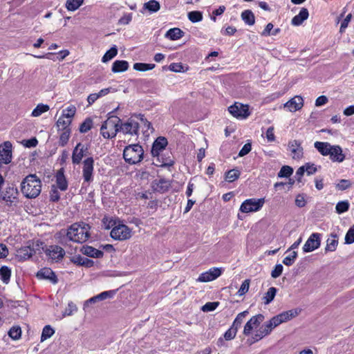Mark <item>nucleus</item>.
Returning <instances> with one entry per match:
<instances>
[{"label":"nucleus","instance_id":"nucleus-1","mask_svg":"<svg viewBox=\"0 0 354 354\" xmlns=\"http://www.w3.org/2000/svg\"><path fill=\"white\" fill-rule=\"evenodd\" d=\"M299 314L297 309H292L284 311L270 319L268 322H265L256 332L254 337V342L261 339L265 336L269 335L272 329L278 326L279 324L290 320Z\"/></svg>","mask_w":354,"mask_h":354},{"label":"nucleus","instance_id":"nucleus-2","mask_svg":"<svg viewBox=\"0 0 354 354\" xmlns=\"http://www.w3.org/2000/svg\"><path fill=\"white\" fill-rule=\"evenodd\" d=\"M90 225L86 223H75L68 227L66 236L71 241L83 243L90 238Z\"/></svg>","mask_w":354,"mask_h":354},{"label":"nucleus","instance_id":"nucleus-3","mask_svg":"<svg viewBox=\"0 0 354 354\" xmlns=\"http://www.w3.org/2000/svg\"><path fill=\"white\" fill-rule=\"evenodd\" d=\"M21 191L27 198H35L41 191V180L35 174H29L21 183Z\"/></svg>","mask_w":354,"mask_h":354},{"label":"nucleus","instance_id":"nucleus-4","mask_svg":"<svg viewBox=\"0 0 354 354\" xmlns=\"http://www.w3.org/2000/svg\"><path fill=\"white\" fill-rule=\"evenodd\" d=\"M112 113H109L110 115L103 122L100 128V134L106 139L115 138L118 132L120 131L121 120L115 115H111Z\"/></svg>","mask_w":354,"mask_h":354},{"label":"nucleus","instance_id":"nucleus-5","mask_svg":"<svg viewBox=\"0 0 354 354\" xmlns=\"http://www.w3.org/2000/svg\"><path fill=\"white\" fill-rule=\"evenodd\" d=\"M144 150L138 144L130 145L126 147L123 151L124 160L130 164L135 165L143 159Z\"/></svg>","mask_w":354,"mask_h":354},{"label":"nucleus","instance_id":"nucleus-6","mask_svg":"<svg viewBox=\"0 0 354 354\" xmlns=\"http://www.w3.org/2000/svg\"><path fill=\"white\" fill-rule=\"evenodd\" d=\"M111 236L118 241H124L131 237V229L124 224L115 226L111 231Z\"/></svg>","mask_w":354,"mask_h":354},{"label":"nucleus","instance_id":"nucleus-7","mask_svg":"<svg viewBox=\"0 0 354 354\" xmlns=\"http://www.w3.org/2000/svg\"><path fill=\"white\" fill-rule=\"evenodd\" d=\"M19 192L17 187L13 185L8 186L0 194L1 199L6 202L8 205H16L18 203Z\"/></svg>","mask_w":354,"mask_h":354},{"label":"nucleus","instance_id":"nucleus-8","mask_svg":"<svg viewBox=\"0 0 354 354\" xmlns=\"http://www.w3.org/2000/svg\"><path fill=\"white\" fill-rule=\"evenodd\" d=\"M265 203L264 198H250L245 200L240 207V211L243 213L259 211Z\"/></svg>","mask_w":354,"mask_h":354},{"label":"nucleus","instance_id":"nucleus-9","mask_svg":"<svg viewBox=\"0 0 354 354\" xmlns=\"http://www.w3.org/2000/svg\"><path fill=\"white\" fill-rule=\"evenodd\" d=\"M139 123L133 118H129L125 122L120 125V131L124 134L132 136H138L139 131Z\"/></svg>","mask_w":354,"mask_h":354},{"label":"nucleus","instance_id":"nucleus-10","mask_svg":"<svg viewBox=\"0 0 354 354\" xmlns=\"http://www.w3.org/2000/svg\"><path fill=\"white\" fill-rule=\"evenodd\" d=\"M228 111L236 118L245 119L250 114L248 105L239 102H235L233 105L230 106L228 108Z\"/></svg>","mask_w":354,"mask_h":354},{"label":"nucleus","instance_id":"nucleus-11","mask_svg":"<svg viewBox=\"0 0 354 354\" xmlns=\"http://www.w3.org/2000/svg\"><path fill=\"white\" fill-rule=\"evenodd\" d=\"M94 160L88 157L83 161L82 177L84 183H90L93 180Z\"/></svg>","mask_w":354,"mask_h":354},{"label":"nucleus","instance_id":"nucleus-12","mask_svg":"<svg viewBox=\"0 0 354 354\" xmlns=\"http://www.w3.org/2000/svg\"><path fill=\"white\" fill-rule=\"evenodd\" d=\"M321 244V234L313 233L303 246L304 252H310L317 249Z\"/></svg>","mask_w":354,"mask_h":354},{"label":"nucleus","instance_id":"nucleus-13","mask_svg":"<svg viewBox=\"0 0 354 354\" xmlns=\"http://www.w3.org/2000/svg\"><path fill=\"white\" fill-rule=\"evenodd\" d=\"M46 254L52 261L58 262L62 260L65 255L64 250L59 245H50L45 250Z\"/></svg>","mask_w":354,"mask_h":354},{"label":"nucleus","instance_id":"nucleus-14","mask_svg":"<svg viewBox=\"0 0 354 354\" xmlns=\"http://www.w3.org/2000/svg\"><path fill=\"white\" fill-rule=\"evenodd\" d=\"M88 147L81 142L76 145L72 153V162L74 165H79L83 157L88 151Z\"/></svg>","mask_w":354,"mask_h":354},{"label":"nucleus","instance_id":"nucleus-15","mask_svg":"<svg viewBox=\"0 0 354 354\" xmlns=\"http://www.w3.org/2000/svg\"><path fill=\"white\" fill-rule=\"evenodd\" d=\"M222 274V269L218 268H212L208 271L200 274L198 281L209 282L218 278Z\"/></svg>","mask_w":354,"mask_h":354},{"label":"nucleus","instance_id":"nucleus-16","mask_svg":"<svg viewBox=\"0 0 354 354\" xmlns=\"http://www.w3.org/2000/svg\"><path fill=\"white\" fill-rule=\"evenodd\" d=\"M288 147L292 153L293 159L299 160L303 158L304 149L301 147V142L297 140H290Z\"/></svg>","mask_w":354,"mask_h":354},{"label":"nucleus","instance_id":"nucleus-17","mask_svg":"<svg viewBox=\"0 0 354 354\" xmlns=\"http://www.w3.org/2000/svg\"><path fill=\"white\" fill-rule=\"evenodd\" d=\"M263 319L264 316L262 314H258L252 317L247 322L244 326L243 334L246 336L249 335L253 328L259 326Z\"/></svg>","mask_w":354,"mask_h":354},{"label":"nucleus","instance_id":"nucleus-18","mask_svg":"<svg viewBox=\"0 0 354 354\" xmlns=\"http://www.w3.org/2000/svg\"><path fill=\"white\" fill-rule=\"evenodd\" d=\"M0 156L5 164H8L12 160V144L9 141L4 142L0 145Z\"/></svg>","mask_w":354,"mask_h":354},{"label":"nucleus","instance_id":"nucleus-19","mask_svg":"<svg viewBox=\"0 0 354 354\" xmlns=\"http://www.w3.org/2000/svg\"><path fill=\"white\" fill-rule=\"evenodd\" d=\"M304 106V100L301 96L296 95L283 104L284 108H287L290 112H295L302 108Z\"/></svg>","mask_w":354,"mask_h":354},{"label":"nucleus","instance_id":"nucleus-20","mask_svg":"<svg viewBox=\"0 0 354 354\" xmlns=\"http://www.w3.org/2000/svg\"><path fill=\"white\" fill-rule=\"evenodd\" d=\"M167 145V140L165 137H158L153 142L151 148V154L153 156H157L159 160L160 153Z\"/></svg>","mask_w":354,"mask_h":354},{"label":"nucleus","instance_id":"nucleus-21","mask_svg":"<svg viewBox=\"0 0 354 354\" xmlns=\"http://www.w3.org/2000/svg\"><path fill=\"white\" fill-rule=\"evenodd\" d=\"M328 156L333 162H342L345 159V155L339 145H333Z\"/></svg>","mask_w":354,"mask_h":354},{"label":"nucleus","instance_id":"nucleus-22","mask_svg":"<svg viewBox=\"0 0 354 354\" xmlns=\"http://www.w3.org/2000/svg\"><path fill=\"white\" fill-rule=\"evenodd\" d=\"M37 277L39 279H48L54 284L57 282V277L55 272L50 268H44L41 269L37 272Z\"/></svg>","mask_w":354,"mask_h":354},{"label":"nucleus","instance_id":"nucleus-23","mask_svg":"<svg viewBox=\"0 0 354 354\" xmlns=\"http://www.w3.org/2000/svg\"><path fill=\"white\" fill-rule=\"evenodd\" d=\"M17 257L21 260H26L32 257V256L35 253V250L33 248V245H30L21 247L17 251Z\"/></svg>","mask_w":354,"mask_h":354},{"label":"nucleus","instance_id":"nucleus-24","mask_svg":"<svg viewBox=\"0 0 354 354\" xmlns=\"http://www.w3.org/2000/svg\"><path fill=\"white\" fill-rule=\"evenodd\" d=\"M81 252L84 255L92 258H102L104 255V252L102 250L89 245H84L81 249Z\"/></svg>","mask_w":354,"mask_h":354},{"label":"nucleus","instance_id":"nucleus-25","mask_svg":"<svg viewBox=\"0 0 354 354\" xmlns=\"http://www.w3.org/2000/svg\"><path fill=\"white\" fill-rule=\"evenodd\" d=\"M56 183L61 191H66L68 188V182L64 176V170L61 168L56 174Z\"/></svg>","mask_w":354,"mask_h":354},{"label":"nucleus","instance_id":"nucleus-26","mask_svg":"<svg viewBox=\"0 0 354 354\" xmlns=\"http://www.w3.org/2000/svg\"><path fill=\"white\" fill-rule=\"evenodd\" d=\"M314 147L322 156H326L330 154L333 145L327 142L316 141Z\"/></svg>","mask_w":354,"mask_h":354},{"label":"nucleus","instance_id":"nucleus-27","mask_svg":"<svg viewBox=\"0 0 354 354\" xmlns=\"http://www.w3.org/2000/svg\"><path fill=\"white\" fill-rule=\"evenodd\" d=\"M309 15L308 10L302 8L298 15H295L291 21L293 26L301 25L306 19H308Z\"/></svg>","mask_w":354,"mask_h":354},{"label":"nucleus","instance_id":"nucleus-28","mask_svg":"<svg viewBox=\"0 0 354 354\" xmlns=\"http://www.w3.org/2000/svg\"><path fill=\"white\" fill-rule=\"evenodd\" d=\"M129 63L125 60H116L113 63L111 71L113 73H121L127 71Z\"/></svg>","mask_w":354,"mask_h":354},{"label":"nucleus","instance_id":"nucleus-29","mask_svg":"<svg viewBox=\"0 0 354 354\" xmlns=\"http://www.w3.org/2000/svg\"><path fill=\"white\" fill-rule=\"evenodd\" d=\"M338 245L337 236L336 234H332L326 241V245L325 248L326 252H333L336 250Z\"/></svg>","mask_w":354,"mask_h":354},{"label":"nucleus","instance_id":"nucleus-30","mask_svg":"<svg viewBox=\"0 0 354 354\" xmlns=\"http://www.w3.org/2000/svg\"><path fill=\"white\" fill-rule=\"evenodd\" d=\"M242 20L248 25L252 26L255 23V17L250 10H244L241 13Z\"/></svg>","mask_w":354,"mask_h":354},{"label":"nucleus","instance_id":"nucleus-31","mask_svg":"<svg viewBox=\"0 0 354 354\" xmlns=\"http://www.w3.org/2000/svg\"><path fill=\"white\" fill-rule=\"evenodd\" d=\"M183 35V32L178 28L169 29L165 34V37L171 40H176L181 38Z\"/></svg>","mask_w":354,"mask_h":354},{"label":"nucleus","instance_id":"nucleus-32","mask_svg":"<svg viewBox=\"0 0 354 354\" xmlns=\"http://www.w3.org/2000/svg\"><path fill=\"white\" fill-rule=\"evenodd\" d=\"M71 121V119L66 118L62 115L57 121L56 125L59 130L64 131L66 129H71L69 126Z\"/></svg>","mask_w":354,"mask_h":354},{"label":"nucleus","instance_id":"nucleus-33","mask_svg":"<svg viewBox=\"0 0 354 354\" xmlns=\"http://www.w3.org/2000/svg\"><path fill=\"white\" fill-rule=\"evenodd\" d=\"M74 263L80 266H84L87 268L92 267L94 264L93 260H91L86 257H81L80 255L74 257Z\"/></svg>","mask_w":354,"mask_h":354},{"label":"nucleus","instance_id":"nucleus-34","mask_svg":"<svg viewBox=\"0 0 354 354\" xmlns=\"http://www.w3.org/2000/svg\"><path fill=\"white\" fill-rule=\"evenodd\" d=\"M11 277V270L8 266H2L0 268V277L2 281L7 284L9 283Z\"/></svg>","mask_w":354,"mask_h":354},{"label":"nucleus","instance_id":"nucleus-35","mask_svg":"<svg viewBox=\"0 0 354 354\" xmlns=\"http://www.w3.org/2000/svg\"><path fill=\"white\" fill-rule=\"evenodd\" d=\"M277 291L276 288L270 287L263 297V304L266 305L269 304L274 299Z\"/></svg>","mask_w":354,"mask_h":354},{"label":"nucleus","instance_id":"nucleus-36","mask_svg":"<svg viewBox=\"0 0 354 354\" xmlns=\"http://www.w3.org/2000/svg\"><path fill=\"white\" fill-rule=\"evenodd\" d=\"M162 160L160 162V167H171L174 165V160L171 153L163 154L161 156Z\"/></svg>","mask_w":354,"mask_h":354},{"label":"nucleus","instance_id":"nucleus-37","mask_svg":"<svg viewBox=\"0 0 354 354\" xmlns=\"http://www.w3.org/2000/svg\"><path fill=\"white\" fill-rule=\"evenodd\" d=\"M84 3V0H67L66 8L69 11H75L78 9Z\"/></svg>","mask_w":354,"mask_h":354},{"label":"nucleus","instance_id":"nucleus-38","mask_svg":"<svg viewBox=\"0 0 354 354\" xmlns=\"http://www.w3.org/2000/svg\"><path fill=\"white\" fill-rule=\"evenodd\" d=\"M118 54V48L116 46L111 47L107 50L102 58V62H107L115 57Z\"/></svg>","mask_w":354,"mask_h":354},{"label":"nucleus","instance_id":"nucleus-39","mask_svg":"<svg viewBox=\"0 0 354 354\" xmlns=\"http://www.w3.org/2000/svg\"><path fill=\"white\" fill-rule=\"evenodd\" d=\"M49 106L46 104H39L32 111L31 115L33 117H39L42 113L49 110Z\"/></svg>","mask_w":354,"mask_h":354},{"label":"nucleus","instance_id":"nucleus-40","mask_svg":"<svg viewBox=\"0 0 354 354\" xmlns=\"http://www.w3.org/2000/svg\"><path fill=\"white\" fill-rule=\"evenodd\" d=\"M248 314V310H245L239 313L236 315L235 319L234 320L232 326L235 327V328L238 330V328L241 326V324L243 323V319Z\"/></svg>","mask_w":354,"mask_h":354},{"label":"nucleus","instance_id":"nucleus-41","mask_svg":"<svg viewBox=\"0 0 354 354\" xmlns=\"http://www.w3.org/2000/svg\"><path fill=\"white\" fill-rule=\"evenodd\" d=\"M54 333L55 330L50 325L45 326L42 330L41 342H44L46 339L51 337Z\"/></svg>","mask_w":354,"mask_h":354},{"label":"nucleus","instance_id":"nucleus-42","mask_svg":"<svg viewBox=\"0 0 354 354\" xmlns=\"http://www.w3.org/2000/svg\"><path fill=\"white\" fill-rule=\"evenodd\" d=\"M154 64L135 63L133 69L138 71H147L154 68Z\"/></svg>","mask_w":354,"mask_h":354},{"label":"nucleus","instance_id":"nucleus-43","mask_svg":"<svg viewBox=\"0 0 354 354\" xmlns=\"http://www.w3.org/2000/svg\"><path fill=\"white\" fill-rule=\"evenodd\" d=\"M144 8L150 12H157L160 10V3L156 0H150L144 4Z\"/></svg>","mask_w":354,"mask_h":354},{"label":"nucleus","instance_id":"nucleus-44","mask_svg":"<svg viewBox=\"0 0 354 354\" xmlns=\"http://www.w3.org/2000/svg\"><path fill=\"white\" fill-rule=\"evenodd\" d=\"M187 16L192 23L199 22L203 19V15L200 11H191L188 13Z\"/></svg>","mask_w":354,"mask_h":354},{"label":"nucleus","instance_id":"nucleus-45","mask_svg":"<svg viewBox=\"0 0 354 354\" xmlns=\"http://www.w3.org/2000/svg\"><path fill=\"white\" fill-rule=\"evenodd\" d=\"M71 136V129H66L64 131H62V133L59 136V145L62 147H64L70 138Z\"/></svg>","mask_w":354,"mask_h":354},{"label":"nucleus","instance_id":"nucleus-46","mask_svg":"<svg viewBox=\"0 0 354 354\" xmlns=\"http://www.w3.org/2000/svg\"><path fill=\"white\" fill-rule=\"evenodd\" d=\"M240 176V171L237 169H231L225 175V180L228 182H234Z\"/></svg>","mask_w":354,"mask_h":354},{"label":"nucleus","instance_id":"nucleus-47","mask_svg":"<svg viewBox=\"0 0 354 354\" xmlns=\"http://www.w3.org/2000/svg\"><path fill=\"white\" fill-rule=\"evenodd\" d=\"M293 173V169L291 167L285 165L283 166L279 172L278 173V177L279 178H287L292 175Z\"/></svg>","mask_w":354,"mask_h":354},{"label":"nucleus","instance_id":"nucleus-48","mask_svg":"<svg viewBox=\"0 0 354 354\" xmlns=\"http://www.w3.org/2000/svg\"><path fill=\"white\" fill-rule=\"evenodd\" d=\"M349 203L347 201H339L337 203L335 209L338 214H342L348 210Z\"/></svg>","mask_w":354,"mask_h":354},{"label":"nucleus","instance_id":"nucleus-49","mask_svg":"<svg viewBox=\"0 0 354 354\" xmlns=\"http://www.w3.org/2000/svg\"><path fill=\"white\" fill-rule=\"evenodd\" d=\"M156 187L154 186L155 190L158 192H164L169 187V183L165 179H160L157 183H155Z\"/></svg>","mask_w":354,"mask_h":354},{"label":"nucleus","instance_id":"nucleus-50","mask_svg":"<svg viewBox=\"0 0 354 354\" xmlns=\"http://www.w3.org/2000/svg\"><path fill=\"white\" fill-rule=\"evenodd\" d=\"M93 126V121L91 118H86L80 125V131L81 133H86Z\"/></svg>","mask_w":354,"mask_h":354},{"label":"nucleus","instance_id":"nucleus-51","mask_svg":"<svg viewBox=\"0 0 354 354\" xmlns=\"http://www.w3.org/2000/svg\"><path fill=\"white\" fill-rule=\"evenodd\" d=\"M76 113V107L74 105H71L62 111V115L66 118L71 119L75 115Z\"/></svg>","mask_w":354,"mask_h":354},{"label":"nucleus","instance_id":"nucleus-52","mask_svg":"<svg viewBox=\"0 0 354 354\" xmlns=\"http://www.w3.org/2000/svg\"><path fill=\"white\" fill-rule=\"evenodd\" d=\"M297 257V252L295 251L292 252L289 255L286 257L283 260V263L286 266H290L294 263Z\"/></svg>","mask_w":354,"mask_h":354},{"label":"nucleus","instance_id":"nucleus-53","mask_svg":"<svg viewBox=\"0 0 354 354\" xmlns=\"http://www.w3.org/2000/svg\"><path fill=\"white\" fill-rule=\"evenodd\" d=\"M8 335L12 339H18L21 335V328L19 326L12 327L8 332Z\"/></svg>","mask_w":354,"mask_h":354},{"label":"nucleus","instance_id":"nucleus-54","mask_svg":"<svg viewBox=\"0 0 354 354\" xmlns=\"http://www.w3.org/2000/svg\"><path fill=\"white\" fill-rule=\"evenodd\" d=\"M238 330L234 326H231L224 334V338L226 340L233 339L236 335Z\"/></svg>","mask_w":354,"mask_h":354},{"label":"nucleus","instance_id":"nucleus-55","mask_svg":"<svg viewBox=\"0 0 354 354\" xmlns=\"http://www.w3.org/2000/svg\"><path fill=\"white\" fill-rule=\"evenodd\" d=\"M354 243V225L351 227L345 236V243L351 244Z\"/></svg>","mask_w":354,"mask_h":354},{"label":"nucleus","instance_id":"nucleus-56","mask_svg":"<svg viewBox=\"0 0 354 354\" xmlns=\"http://www.w3.org/2000/svg\"><path fill=\"white\" fill-rule=\"evenodd\" d=\"M250 287V280L245 279L242 284L241 285V287L239 290L237 292V294L239 296H242L245 295L249 290Z\"/></svg>","mask_w":354,"mask_h":354},{"label":"nucleus","instance_id":"nucleus-57","mask_svg":"<svg viewBox=\"0 0 354 354\" xmlns=\"http://www.w3.org/2000/svg\"><path fill=\"white\" fill-rule=\"evenodd\" d=\"M132 13H124L123 16L118 20L120 25H128L132 20Z\"/></svg>","mask_w":354,"mask_h":354},{"label":"nucleus","instance_id":"nucleus-58","mask_svg":"<svg viewBox=\"0 0 354 354\" xmlns=\"http://www.w3.org/2000/svg\"><path fill=\"white\" fill-rule=\"evenodd\" d=\"M351 186V183L348 180L342 179L337 185L336 188L338 190H346Z\"/></svg>","mask_w":354,"mask_h":354},{"label":"nucleus","instance_id":"nucleus-59","mask_svg":"<svg viewBox=\"0 0 354 354\" xmlns=\"http://www.w3.org/2000/svg\"><path fill=\"white\" fill-rule=\"evenodd\" d=\"M77 306L75 304H74L73 302H70L68 304V307L65 309L63 316H70L74 312L77 311Z\"/></svg>","mask_w":354,"mask_h":354},{"label":"nucleus","instance_id":"nucleus-60","mask_svg":"<svg viewBox=\"0 0 354 354\" xmlns=\"http://www.w3.org/2000/svg\"><path fill=\"white\" fill-rule=\"evenodd\" d=\"M218 304V302H207L202 307V310L204 312L213 311L216 308Z\"/></svg>","mask_w":354,"mask_h":354},{"label":"nucleus","instance_id":"nucleus-61","mask_svg":"<svg viewBox=\"0 0 354 354\" xmlns=\"http://www.w3.org/2000/svg\"><path fill=\"white\" fill-rule=\"evenodd\" d=\"M283 269V268L281 264H277L271 272L272 277L274 279L279 277L282 274Z\"/></svg>","mask_w":354,"mask_h":354},{"label":"nucleus","instance_id":"nucleus-62","mask_svg":"<svg viewBox=\"0 0 354 354\" xmlns=\"http://www.w3.org/2000/svg\"><path fill=\"white\" fill-rule=\"evenodd\" d=\"M115 294V290H109L101 292L97 295L100 301L104 300L107 298H112Z\"/></svg>","mask_w":354,"mask_h":354},{"label":"nucleus","instance_id":"nucleus-63","mask_svg":"<svg viewBox=\"0 0 354 354\" xmlns=\"http://www.w3.org/2000/svg\"><path fill=\"white\" fill-rule=\"evenodd\" d=\"M304 166L305 167V171L308 176L315 174L317 171V169L314 164L306 163Z\"/></svg>","mask_w":354,"mask_h":354},{"label":"nucleus","instance_id":"nucleus-64","mask_svg":"<svg viewBox=\"0 0 354 354\" xmlns=\"http://www.w3.org/2000/svg\"><path fill=\"white\" fill-rule=\"evenodd\" d=\"M252 149V146L250 143H246L243 145L242 149L240 150L239 153V156L243 157L247 155Z\"/></svg>","mask_w":354,"mask_h":354}]
</instances>
